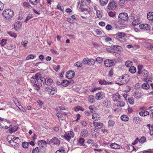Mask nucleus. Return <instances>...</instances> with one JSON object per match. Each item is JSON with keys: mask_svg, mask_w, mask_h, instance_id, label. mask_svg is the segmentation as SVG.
Listing matches in <instances>:
<instances>
[{"mask_svg": "<svg viewBox=\"0 0 153 153\" xmlns=\"http://www.w3.org/2000/svg\"><path fill=\"white\" fill-rule=\"evenodd\" d=\"M105 97V93L102 91L96 93L95 96V99L98 100L102 99Z\"/></svg>", "mask_w": 153, "mask_h": 153, "instance_id": "nucleus-7", "label": "nucleus"}, {"mask_svg": "<svg viewBox=\"0 0 153 153\" xmlns=\"http://www.w3.org/2000/svg\"><path fill=\"white\" fill-rule=\"evenodd\" d=\"M89 59L88 58H84L82 61V63L83 64H88L89 65V64H90L88 63Z\"/></svg>", "mask_w": 153, "mask_h": 153, "instance_id": "nucleus-43", "label": "nucleus"}, {"mask_svg": "<svg viewBox=\"0 0 153 153\" xmlns=\"http://www.w3.org/2000/svg\"><path fill=\"white\" fill-rule=\"evenodd\" d=\"M108 8L110 10H114L117 7L116 3L115 2L111 1L109 3L108 7Z\"/></svg>", "mask_w": 153, "mask_h": 153, "instance_id": "nucleus-8", "label": "nucleus"}, {"mask_svg": "<svg viewBox=\"0 0 153 153\" xmlns=\"http://www.w3.org/2000/svg\"><path fill=\"white\" fill-rule=\"evenodd\" d=\"M133 121H142L141 119L139 117H134L133 119Z\"/></svg>", "mask_w": 153, "mask_h": 153, "instance_id": "nucleus-40", "label": "nucleus"}, {"mask_svg": "<svg viewBox=\"0 0 153 153\" xmlns=\"http://www.w3.org/2000/svg\"><path fill=\"white\" fill-rule=\"evenodd\" d=\"M122 21L119 20V25L120 27H126V25L125 24L124 22H122Z\"/></svg>", "mask_w": 153, "mask_h": 153, "instance_id": "nucleus-49", "label": "nucleus"}, {"mask_svg": "<svg viewBox=\"0 0 153 153\" xmlns=\"http://www.w3.org/2000/svg\"><path fill=\"white\" fill-rule=\"evenodd\" d=\"M142 87L144 89H148L149 88L150 86L147 82H146V83L143 84L142 85Z\"/></svg>", "mask_w": 153, "mask_h": 153, "instance_id": "nucleus-25", "label": "nucleus"}, {"mask_svg": "<svg viewBox=\"0 0 153 153\" xmlns=\"http://www.w3.org/2000/svg\"><path fill=\"white\" fill-rule=\"evenodd\" d=\"M89 101L91 103H93L95 102V100L94 99V96L91 95L89 96L88 97Z\"/></svg>", "mask_w": 153, "mask_h": 153, "instance_id": "nucleus-26", "label": "nucleus"}, {"mask_svg": "<svg viewBox=\"0 0 153 153\" xmlns=\"http://www.w3.org/2000/svg\"><path fill=\"white\" fill-rule=\"evenodd\" d=\"M108 14L111 17H114L115 16V14L112 11L109 12Z\"/></svg>", "mask_w": 153, "mask_h": 153, "instance_id": "nucleus-62", "label": "nucleus"}, {"mask_svg": "<svg viewBox=\"0 0 153 153\" xmlns=\"http://www.w3.org/2000/svg\"><path fill=\"white\" fill-rule=\"evenodd\" d=\"M114 64V61L112 60L106 59L104 61V64L106 67H110Z\"/></svg>", "mask_w": 153, "mask_h": 153, "instance_id": "nucleus-10", "label": "nucleus"}, {"mask_svg": "<svg viewBox=\"0 0 153 153\" xmlns=\"http://www.w3.org/2000/svg\"><path fill=\"white\" fill-rule=\"evenodd\" d=\"M39 0H29V2L33 5H35L37 4L38 2H39Z\"/></svg>", "mask_w": 153, "mask_h": 153, "instance_id": "nucleus-39", "label": "nucleus"}, {"mask_svg": "<svg viewBox=\"0 0 153 153\" xmlns=\"http://www.w3.org/2000/svg\"><path fill=\"white\" fill-rule=\"evenodd\" d=\"M108 0H100V2L101 5L103 6L107 4Z\"/></svg>", "mask_w": 153, "mask_h": 153, "instance_id": "nucleus-28", "label": "nucleus"}, {"mask_svg": "<svg viewBox=\"0 0 153 153\" xmlns=\"http://www.w3.org/2000/svg\"><path fill=\"white\" fill-rule=\"evenodd\" d=\"M81 6H82V4H80V7H79V9H80L81 10L82 12H83L84 11H87L88 10L87 9L84 8H82V7H81Z\"/></svg>", "mask_w": 153, "mask_h": 153, "instance_id": "nucleus-61", "label": "nucleus"}, {"mask_svg": "<svg viewBox=\"0 0 153 153\" xmlns=\"http://www.w3.org/2000/svg\"><path fill=\"white\" fill-rule=\"evenodd\" d=\"M139 140L140 142L143 143L146 142V138L145 137L143 136L140 138Z\"/></svg>", "mask_w": 153, "mask_h": 153, "instance_id": "nucleus-36", "label": "nucleus"}, {"mask_svg": "<svg viewBox=\"0 0 153 153\" xmlns=\"http://www.w3.org/2000/svg\"><path fill=\"white\" fill-rule=\"evenodd\" d=\"M134 96L137 99H138L141 97L142 95H141L140 92H139L138 91H136L135 92L134 94Z\"/></svg>", "mask_w": 153, "mask_h": 153, "instance_id": "nucleus-22", "label": "nucleus"}, {"mask_svg": "<svg viewBox=\"0 0 153 153\" xmlns=\"http://www.w3.org/2000/svg\"><path fill=\"white\" fill-rule=\"evenodd\" d=\"M114 122L112 120H109L108 122V126L110 127H111L114 126Z\"/></svg>", "mask_w": 153, "mask_h": 153, "instance_id": "nucleus-50", "label": "nucleus"}, {"mask_svg": "<svg viewBox=\"0 0 153 153\" xmlns=\"http://www.w3.org/2000/svg\"><path fill=\"white\" fill-rule=\"evenodd\" d=\"M45 79H46L45 85L50 86L53 83V81L51 79L49 78H46Z\"/></svg>", "mask_w": 153, "mask_h": 153, "instance_id": "nucleus-20", "label": "nucleus"}, {"mask_svg": "<svg viewBox=\"0 0 153 153\" xmlns=\"http://www.w3.org/2000/svg\"><path fill=\"white\" fill-rule=\"evenodd\" d=\"M108 101L107 100H105L104 101L102 102L103 105L105 107H107L108 105Z\"/></svg>", "mask_w": 153, "mask_h": 153, "instance_id": "nucleus-54", "label": "nucleus"}, {"mask_svg": "<svg viewBox=\"0 0 153 153\" xmlns=\"http://www.w3.org/2000/svg\"><path fill=\"white\" fill-rule=\"evenodd\" d=\"M57 89L48 86L45 87V91L48 92L50 95H53L57 92Z\"/></svg>", "mask_w": 153, "mask_h": 153, "instance_id": "nucleus-4", "label": "nucleus"}, {"mask_svg": "<svg viewBox=\"0 0 153 153\" xmlns=\"http://www.w3.org/2000/svg\"><path fill=\"white\" fill-rule=\"evenodd\" d=\"M39 64L40 65V67L39 66V68H40L42 66H43L45 65V64H44L43 62H39L36 63L35 64V66L36 67H37L39 65Z\"/></svg>", "mask_w": 153, "mask_h": 153, "instance_id": "nucleus-35", "label": "nucleus"}, {"mask_svg": "<svg viewBox=\"0 0 153 153\" xmlns=\"http://www.w3.org/2000/svg\"><path fill=\"white\" fill-rule=\"evenodd\" d=\"M40 152L39 148L38 147L33 149L32 151V153H39Z\"/></svg>", "mask_w": 153, "mask_h": 153, "instance_id": "nucleus-34", "label": "nucleus"}, {"mask_svg": "<svg viewBox=\"0 0 153 153\" xmlns=\"http://www.w3.org/2000/svg\"><path fill=\"white\" fill-rule=\"evenodd\" d=\"M85 141V140L82 138H80L78 140V143L84 146V143Z\"/></svg>", "mask_w": 153, "mask_h": 153, "instance_id": "nucleus-44", "label": "nucleus"}, {"mask_svg": "<svg viewBox=\"0 0 153 153\" xmlns=\"http://www.w3.org/2000/svg\"><path fill=\"white\" fill-rule=\"evenodd\" d=\"M126 36V34L123 32H119L116 34L113 35V37L118 40L121 36Z\"/></svg>", "mask_w": 153, "mask_h": 153, "instance_id": "nucleus-12", "label": "nucleus"}, {"mask_svg": "<svg viewBox=\"0 0 153 153\" xmlns=\"http://www.w3.org/2000/svg\"><path fill=\"white\" fill-rule=\"evenodd\" d=\"M8 124V122L6 121H4L2 118H1L0 119V126L3 128L5 129H7L8 128L11 126V125H10L9 126L6 125V124Z\"/></svg>", "mask_w": 153, "mask_h": 153, "instance_id": "nucleus-6", "label": "nucleus"}, {"mask_svg": "<svg viewBox=\"0 0 153 153\" xmlns=\"http://www.w3.org/2000/svg\"><path fill=\"white\" fill-rule=\"evenodd\" d=\"M132 65V62L129 61H126L125 62V65L127 67H130Z\"/></svg>", "mask_w": 153, "mask_h": 153, "instance_id": "nucleus-55", "label": "nucleus"}, {"mask_svg": "<svg viewBox=\"0 0 153 153\" xmlns=\"http://www.w3.org/2000/svg\"><path fill=\"white\" fill-rule=\"evenodd\" d=\"M128 102L131 104L133 105L134 103V99L132 97H128Z\"/></svg>", "mask_w": 153, "mask_h": 153, "instance_id": "nucleus-31", "label": "nucleus"}, {"mask_svg": "<svg viewBox=\"0 0 153 153\" xmlns=\"http://www.w3.org/2000/svg\"><path fill=\"white\" fill-rule=\"evenodd\" d=\"M88 131L86 129H83L81 132L82 136L83 137H86L88 136Z\"/></svg>", "mask_w": 153, "mask_h": 153, "instance_id": "nucleus-21", "label": "nucleus"}, {"mask_svg": "<svg viewBox=\"0 0 153 153\" xmlns=\"http://www.w3.org/2000/svg\"><path fill=\"white\" fill-rule=\"evenodd\" d=\"M103 60L102 58L100 57H97L96 59V61L99 63H100L102 62Z\"/></svg>", "mask_w": 153, "mask_h": 153, "instance_id": "nucleus-56", "label": "nucleus"}, {"mask_svg": "<svg viewBox=\"0 0 153 153\" xmlns=\"http://www.w3.org/2000/svg\"><path fill=\"white\" fill-rule=\"evenodd\" d=\"M20 142V140L18 137H16L14 139H13V143H16L17 144H19V143ZM18 145L19 144H18L17 145Z\"/></svg>", "mask_w": 153, "mask_h": 153, "instance_id": "nucleus-37", "label": "nucleus"}, {"mask_svg": "<svg viewBox=\"0 0 153 153\" xmlns=\"http://www.w3.org/2000/svg\"><path fill=\"white\" fill-rule=\"evenodd\" d=\"M6 41L7 40L4 39H3L0 40V44L2 46H4L6 44Z\"/></svg>", "mask_w": 153, "mask_h": 153, "instance_id": "nucleus-41", "label": "nucleus"}, {"mask_svg": "<svg viewBox=\"0 0 153 153\" xmlns=\"http://www.w3.org/2000/svg\"><path fill=\"white\" fill-rule=\"evenodd\" d=\"M22 144L23 148H27L28 146L29 143L26 142H23Z\"/></svg>", "mask_w": 153, "mask_h": 153, "instance_id": "nucleus-42", "label": "nucleus"}, {"mask_svg": "<svg viewBox=\"0 0 153 153\" xmlns=\"http://www.w3.org/2000/svg\"><path fill=\"white\" fill-rule=\"evenodd\" d=\"M129 71L131 73L134 74L136 71V69L134 66H131L129 68Z\"/></svg>", "mask_w": 153, "mask_h": 153, "instance_id": "nucleus-29", "label": "nucleus"}, {"mask_svg": "<svg viewBox=\"0 0 153 153\" xmlns=\"http://www.w3.org/2000/svg\"><path fill=\"white\" fill-rule=\"evenodd\" d=\"M23 4L25 7L28 9H30L31 8H32L31 6L28 2H25L23 3Z\"/></svg>", "mask_w": 153, "mask_h": 153, "instance_id": "nucleus-30", "label": "nucleus"}, {"mask_svg": "<svg viewBox=\"0 0 153 153\" xmlns=\"http://www.w3.org/2000/svg\"><path fill=\"white\" fill-rule=\"evenodd\" d=\"M139 27L141 29H142L145 31H149L150 29V26L147 24L140 25Z\"/></svg>", "mask_w": 153, "mask_h": 153, "instance_id": "nucleus-11", "label": "nucleus"}, {"mask_svg": "<svg viewBox=\"0 0 153 153\" xmlns=\"http://www.w3.org/2000/svg\"><path fill=\"white\" fill-rule=\"evenodd\" d=\"M75 75L74 72L72 71H69L67 72L66 77L69 79H71L73 78Z\"/></svg>", "mask_w": 153, "mask_h": 153, "instance_id": "nucleus-13", "label": "nucleus"}, {"mask_svg": "<svg viewBox=\"0 0 153 153\" xmlns=\"http://www.w3.org/2000/svg\"><path fill=\"white\" fill-rule=\"evenodd\" d=\"M121 107H122L124 106L125 105V103L123 101H119L117 103Z\"/></svg>", "mask_w": 153, "mask_h": 153, "instance_id": "nucleus-57", "label": "nucleus"}, {"mask_svg": "<svg viewBox=\"0 0 153 153\" xmlns=\"http://www.w3.org/2000/svg\"><path fill=\"white\" fill-rule=\"evenodd\" d=\"M142 72H143L142 74H144V75H147V76L149 74L148 71L145 70H143L142 71Z\"/></svg>", "mask_w": 153, "mask_h": 153, "instance_id": "nucleus-64", "label": "nucleus"}, {"mask_svg": "<svg viewBox=\"0 0 153 153\" xmlns=\"http://www.w3.org/2000/svg\"><path fill=\"white\" fill-rule=\"evenodd\" d=\"M88 62L89 63H90L89 64V65H93L95 63V60L94 59H89Z\"/></svg>", "mask_w": 153, "mask_h": 153, "instance_id": "nucleus-46", "label": "nucleus"}, {"mask_svg": "<svg viewBox=\"0 0 153 153\" xmlns=\"http://www.w3.org/2000/svg\"><path fill=\"white\" fill-rule=\"evenodd\" d=\"M7 33L11 37L16 38L17 36L16 34L12 32H7Z\"/></svg>", "mask_w": 153, "mask_h": 153, "instance_id": "nucleus-38", "label": "nucleus"}, {"mask_svg": "<svg viewBox=\"0 0 153 153\" xmlns=\"http://www.w3.org/2000/svg\"><path fill=\"white\" fill-rule=\"evenodd\" d=\"M97 17L99 18H100L102 17V13L100 10H97L96 12Z\"/></svg>", "mask_w": 153, "mask_h": 153, "instance_id": "nucleus-33", "label": "nucleus"}, {"mask_svg": "<svg viewBox=\"0 0 153 153\" xmlns=\"http://www.w3.org/2000/svg\"><path fill=\"white\" fill-rule=\"evenodd\" d=\"M46 80L44 77H39L37 79V81L35 82V83L33 85V88L34 89L38 91L40 88V87L44 85L46 83Z\"/></svg>", "mask_w": 153, "mask_h": 153, "instance_id": "nucleus-1", "label": "nucleus"}, {"mask_svg": "<svg viewBox=\"0 0 153 153\" xmlns=\"http://www.w3.org/2000/svg\"><path fill=\"white\" fill-rule=\"evenodd\" d=\"M119 20L123 21L124 22L127 21L128 19V17L127 13H121L119 14L118 16Z\"/></svg>", "mask_w": 153, "mask_h": 153, "instance_id": "nucleus-5", "label": "nucleus"}, {"mask_svg": "<svg viewBox=\"0 0 153 153\" xmlns=\"http://www.w3.org/2000/svg\"><path fill=\"white\" fill-rule=\"evenodd\" d=\"M93 124L95 126V128L97 129H101L103 126V124L101 123L94 122Z\"/></svg>", "mask_w": 153, "mask_h": 153, "instance_id": "nucleus-15", "label": "nucleus"}, {"mask_svg": "<svg viewBox=\"0 0 153 153\" xmlns=\"http://www.w3.org/2000/svg\"><path fill=\"white\" fill-rule=\"evenodd\" d=\"M35 77L33 78V79H34V81L32 80L31 81V82L32 83L33 82L34 83H35V81H37V79H39V77L38 76V75L37 74H35V76H34Z\"/></svg>", "mask_w": 153, "mask_h": 153, "instance_id": "nucleus-45", "label": "nucleus"}, {"mask_svg": "<svg viewBox=\"0 0 153 153\" xmlns=\"http://www.w3.org/2000/svg\"><path fill=\"white\" fill-rule=\"evenodd\" d=\"M147 16L149 20L153 21V12H150L148 13Z\"/></svg>", "mask_w": 153, "mask_h": 153, "instance_id": "nucleus-19", "label": "nucleus"}, {"mask_svg": "<svg viewBox=\"0 0 153 153\" xmlns=\"http://www.w3.org/2000/svg\"><path fill=\"white\" fill-rule=\"evenodd\" d=\"M110 146L111 148L114 149H119L120 148V145L115 143L111 144Z\"/></svg>", "mask_w": 153, "mask_h": 153, "instance_id": "nucleus-18", "label": "nucleus"}, {"mask_svg": "<svg viewBox=\"0 0 153 153\" xmlns=\"http://www.w3.org/2000/svg\"><path fill=\"white\" fill-rule=\"evenodd\" d=\"M120 79V82H121L123 83L126 84L129 81V77L126 74L123 76L121 79Z\"/></svg>", "mask_w": 153, "mask_h": 153, "instance_id": "nucleus-9", "label": "nucleus"}, {"mask_svg": "<svg viewBox=\"0 0 153 153\" xmlns=\"http://www.w3.org/2000/svg\"><path fill=\"white\" fill-rule=\"evenodd\" d=\"M74 136V134L73 132L72 131H70L65 133L64 135L61 136V137L69 141L71 138L73 137Z\"/></svg>", "mask_w": 153, "mask_h": 153, "instance_id": "nucleus-3", "label": "nucleus"}, {"mask_svg": "<svg viewBox=\"0 0 153 153\" xmlns=\"http://www.w3.org/2000/svg\"><path fill=\"white\" fill-rule=\"evenodd\" d=\"M121 119L124 121H126L128 120V117L126 115L123 114L121 117Z\"/></svg>", "mask_w": 153, "mask_h": 153, "instance_id": "nucleus-27", "label": "nucleus"}, {"mask_svg": "<svg viewBox=\"0 0 153 153\" xmlns=\"http://www.w3.org/2000/svg\"><path fill=\"white\" fill-rule=\"evenodd\" d=\"M120 95L117 94H115L113 95V98L114 101H118L120 99Z\"/></svg>", "mask_w": 153, "mask_h": 153, "instance_id": "nucleus-32", "label": "nucleus"}, {"mask_svg": "<svg viewBox=\"0 0 153 153\" xmlns=\"http://www.w3.org/2000/svg\"><path fill=\"white\" fill-rule=\"evenodd\" d=\"M105 79H100L99 80V83L101 84V85H105Z\"/></svg>", "mask_w": 153, "mask_h": 153, "instance_id": "nucleus-58", "label": "nucleus"}, {"mask_svg": "<svg viewBox=\"0 0 153 153\" xmlns=\"http://www.w3.org/2000/svg\"><path fill=\"white\" fill-rule=\"evenodd\" d=\"M139 140L138 137H137L136 138L135 140L134 141V142L132 143V144L133 145H134L136 144L138 141H139Z\"/></svg>", "mask_w": 153, "mask_h": 153, "instance_id": "nucleus-63", "label": "nucleus"}, {"mask_svg": "<svg viewBox=\"0 0 153 153\" xmlns=\"http://www.w3.org/2000/svg\"><path fill=\"white\" fill-rule=\"evenodd\" d=\"M140 22L139 20L137 21H136L135 20H133L132 22V25H139L140 23Z\"/></svg>", "mask_w": 153, "mask_h": 153, "instance_id": "nucleus-51", "label": "nucleus"}, {"mask_svg": "<svg viewBox=\"0 0 153 153\" xmlns=\"http://www.w3.org/2000/svg\"><path fill=\"white\" fill-rule=\"evenodd\" d=\"M65 108L64 107H58L56 108V110H57L58 111H59V110H65Z\"/></svg>", "mask_w": 153, "mask_h": 153, "instance_id": "nucleus-60", "label": "nucleus"}, {"mask_svg": "<svg viewBox=\"0 0 153 153\" xmlns=\"http://www.w3.org/2000/svg\"><path fill=\"white\" fill-rule=\"evenodd\" d=\"M15 137L14 135H11L8 136L7 138V140H12L13 141V139H14Z\"/></svg>", "mask_w": 153, "mask_h": 153, "instance_id": "nucleus-47", "label": "nucleus"}, {"mask_svg": "<svg viewBox=\"0 0 153 153\" xmlns=\"http://www.w3.org/2000/svg\"><path fill=\"white\" fill-rule=\"evenodd\" d=\"M55 153H65V150L64 149H59Z\"/></svg>", "mask_w": 153, "mask_h": 153, "instance_id": "nucleus-59", "label": "nucleus"}, {"mask_svg": "<svg viewBox=\"0 0 153 153\" xmlns=\"http://www.w3.org/2000/svg\"><path fill=\"white\" fill-rule=\"evenodd\" d=\"M110 47L113 50H117L118 51H121L122 50V48L120 46L115 45H111L110 46Z\"/></svg>", "mask_w": 153, "mask_h": 153, "instance_id": "nucleus-17", "label": "nucleus"}, {"mask_svg": "<svg viewBox=\"0 0 153 153\" xmlns=\"http://www.w3.org/2000/svg\"><path fill=\"white\" fill-rule=\"evenodd\" d=\"M70 83H71V82H69L68 81L64 79L62 81L61 84L63 86L65 87L67 86L68 85V84Z\"/></svg>", "mask_w": 153, "mask_h": 153, "instance_id": "nucleus-23", "label": "nucleus"}, {"mask_svg": "<svg viewBox=\"0 0 153 153\" xmlns=\"http://www.w3.org/2000/svg\"><path fill=\"white\" fill-rule=\"evenodd\" d=\"M9 128V131L10 133H13L16 131L18 129L17 127L14 126L10 128Z\"/></svg>", "mask_w": 153, "mask_h": 153, "instance_id": "nucleus-24", "label": "nucleus"}, {"mask_svg": "<svg viewBox=\"0 0 153 153\" xmlns=\"http://www.w3.org/2000/svg\"><path fill=\"white\" fill-rule=\"evenodd\" d=\"M22 26V24L20 22H16L14 25V28L16 30L18 31L20 30Z\"/></svg>", "mask_w": 153, "mask_h": 153, "instance_id": "nucleus-16", "label": "nucleus"}, {"mask_svg": "<svg viewBox=\"0 0 153 153\" xmlns=\"http://www.w3.org/2000/svg\"><path fill=\"white\" fill-rule=\"evenodd\" d=\"M2 15L7 22H10L12 18L14 15V12L11 9H7L3 11Z\"/></svg>", "mask_w": 153, "mask_h": 153, "instance_id": "nucleus-2", "label": "nucleus"}, {"mask_svg": "<svg viewBox=\"0 0 153 153\" xmlns=\"http://www.w3.org/2000/svg\"><path fill=\"white\" fill-rule=\"evenodd\" d=\"M34 56L33 54H30L28 55L26 58V60H28L31 59H33L34 58Z\"/></svg>", "mask_w": 153, "mask_h": 153, "instance_id": "nucleus-53", "label": "nucleus"}, {"mask_svg": "<svg viewBox=\"0 0 153 153\" xmlns=\"http://www.w3.org/2000/svg\"><path fill=\"white\" fill-rule=\"evenodd\" d=\"M49 143H53L54 144L59 145L60 142L58 138L54 137L50 140Z\"/></svg>", "mask_w": 153, "mask_h": 153, "instance_id": "nucleus-14", "label": "nucleus"}, {"mask_svg": "<svg viewBox=\"0 0 153 153\" xmlns=\"http://www.w3.org/2000/svg\"><path fill=\"white\" fill-rule=\"evenodd\" d=\"M124 37L125 36H121L118 40L121 42H126V40L124 38Z\"/></svg>", "mask_w": 153, "mask_h": 153, "instance_id": "nucleus-52", "label": "nucleus"}, {"mask_svg": "<svg viewBox=\"0 0 153 153\" xmlns=\"http://www.w3.org/2000/svg\"><path fill=\"white\" fill-rule=\"evenodd\" d=\"M146 76V78L145 79V81L146 82H152V78H149V76L148 75H147V76Z\"/></svg>", "mask_w": 153, "mask_h": 153, "instance_id": "nucleus-48", "label": "nucleus"}]
</instances>
